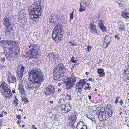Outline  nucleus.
Masks as SVG:
<instances>
[{
    "label": "nucleus",
    "instance_id": "obj_1",
    "mask_svg": "<svg viewBox=\"0 0 129 129\" xmlns=\"http://www.w3.org/2000/svg\"><path fill=\"white\" fill-rule=\"evenodd\" d=\"M38 2H39V4L37 2L34 3V5L32 6H29L28 7V12L30 15H33V17H30V18L32 20L34 19H36L39 18L41 16L42 12L44 9L43 6H41L40 4L41 3L38 0Z\"/></svg>",
    "mask_w": 129,
    "mask_h": 129
},
{
    "label": "nucleus",
    "instance_id": "obj_2",
    "mask_svg": "<svg viewBox=\"0 0 129 129\" xmlns=\"http://www.w3.org/2000/svg\"><path fill=\"white\" fill-rule=\"evenodd\" d=\"M62 25L58 23L55 27L52 33V39L56 42H60L62 39L63 34Z\"/></svg>",
    "mask_w": 129,
    "mask_h": 129
},
{
    "label": "nucleus",
    "instance_id": "obj_3",
    "mask_svg": "<svg viewBox=\"0 0 129 129\" xmlns=\"http://www.w3.org/2000/svg\"><path fill=\"white\" fill-rule=\"evenodd\" d=\"M29 72V77L30 78L32 77L35 82L40 84L43 80V75L41 73V71L39 69H33Z\"/></svg>",
    "mask_w": 129,
    "mask_h": 129
},
{
    "label": "nucleus",
    "instance_id": "obj_4",
    "mask_svg": "<svg viewBox=\"0 0 129 129\" xmlns=\"http://www.w3.org/2000/svg\"><path fill=\"white\" fill-rule=\"evenodd\" d=\"M58 72L53 74V77L55 80H62L64 75L67 73V70L66 67L62 63L58 64Z\"/></svg>",
    "mask_w": 129,
    "mask_h": 129
},
{
    "label": "nucleus",
    "instance_id": "obj_5",
    "mask_svg": "<svg viewBox=\"0 0 129 129\" xmlns=\"http://www.w3.org/2000/svg\"><path fill=\"white\" fill-rule=\"evenodd\" d=\"M67 80L65 81L64 83L66 84L67 89H69L74 85L77 79L76 77L74 76L67 78Z\"/></svg>",
    "mask_w": 129,
    "mask_h": 129
},
{
    "label": "nucleus",
    "instance_id": "obj_6",
    "mask_svg": "<svg viewBox=\"0 0 129 129\" xmlns=\"http://www.w3.org/2000/svg\"><path fill=\"white\" fill-rule=\"evenodd\" d=\"M87 80L85 79H81L76 84V88L78 90L79 92H80L84 86V85L87 82Z\"/></svg>",
    "mask_w": 129,
    "mask_h": 129
},
{
    "label": "nucleus",
    "instance_id": "obj_7",
    "mask_svg": "<svg viewBox=\"0 0 129 129\" xmlns=\"http://www.w3.org/2000/svg\"><path fill=\"white\" fill-rule=\"evenodd\" d=\"M55 91L54 86L51 85H48L47 86L45 94L46 96L49 95H53L55 92Z\"/></svg>",
    "mask_w": 129,
    "mask_h": 129
},
{
    "label": "nucleus",
    "instance_id": "obj_8",
    "mask_svg": "<svg viewBox=\"0 0 129 129\" xmlns=\"http://www.w3.org/2000/svg\"><path fill=\"white\" fill-rule=\"evenodd\" d=\"M39 49L34 48L30 51V54H29L28 55L30 56L29 57V58L32 59H36L38 57V56L39 55L38 53Z\"/></svg>",
    "mask_w": 129,
    "mask_h": 129
},
{
    "label": "nucleus",
    "instance_id": "obj_9",
    "mask_svg": "<svg viewBox=\"0 0 129 129\" xmlns=\"http://www.w3.org/2000/svg\"><path fill=\"white\" fill-rule=\"evenodd\" d=\"M14 26H5V35H12L13 34L15 31L14 29Z\"/></svg>",
    "mask_w": 129,
    "mask_h": 129
},
{
    "label": "nucleus",
    "instance_id": "obj_10",
    "mask_svg": "<svg viewBox=\"0 0 129 129\" xmlns=\"http://www.w3.org/2000/svg\"><path fill=\"white\" fill-rule=\"evenodd\" d=\"M11 18L10 17L5 16L4 18L3 24L5 26H14V23L13 22H11Z\"/></svg>",
    "mask_w": 129,
    "mask_h": 129
},
{
    "label": "nucleus",
    "instance_id": "obj_11",
    "mask_svg": "<svg viewBox=\"0 0 129 129\" xmlns=\"http://www.w3.org/2000/svg\"><path fill=\"white\" fill-rule=\"evenodd\" d=\"M104 114H103V116H105L106 117H111L112 116L113 114V112L112 110H104L103 112Z\"/></svg>",
    "mask_w": 129,
    "mask_h": 129
},
{
    "label": "nucleus",
    "instance_id": "obj_12",
    "mask_svg": "<svg viewBox=\"0 0 129 129\" xmlns=\"http://www.w3.org/2000/svg\"><path fill=\"white\" fill-rule=\"evenodd\" d=\"M96 25L93 23L91 22L90 24V28L91 31L93 34L98 33L96 28Z\"/></svg>",
    "mask_w": 129,
    "mask_h": 129
},
{
    "label": "nucleus",
    "instance_id": "obj_13",
    "mask_svg": "<svg viewBox=\"0 0 129 129\" xmlns=\"http://www.w3.org/2000/svg\"><path fill=\"white\" fill-rule=\"evenodd\" d=\"M116 2L121 9H122L124 8L125 4L124 0H116Z\"/></svg>",
    "mask_w": 129,
    "mask_h": 129
},
{
    "label": "nucleus",
    "instance_id": "obj_14",
    "mask_svg": "<svg viewBox=\"0 0 129 129\" xmlns=\"http://www.w3.org/2000/svg\"><path fill=\"white\" fill-rule=\"evenodd\" d=\"M16 42L15 41L12 40H9L8 43V47L9 48L13 49L15 46V44L16 43Z\"/></svg>",
    "mask_w": 129,
    "mask_h": 129
},
{
    "label": "nucleus",
    "instance_id": "obj_15",
    "mask_svg": "<svg viewBox=\"0 0 129 129\" xmlns=\"http://www.w3.org/2000/svg\"><path fill=\"white\" fill-rule=\"evenodd\" d=\"M32 82L34 84H32V85L31 86L30 89H34L36 88H38L40 87L41 83H40V84H39L36 82H35L34 81Z\"/></svg>",
    "mask_w": 129,
    "mask_h": 129
},
{
    "label": "nucleus",
    "instance_id": "obj_16",
    "mask_svg": "<svg viewBox=\"0 0 129 129\" xmlns=\"http://www.w3.org/2000/svg\"><path fill=\"white\" fill-rule=\"evenodd\" d=\"M13 49L9 48L8 50V54H6L5 52V55L6 58L8 59V57H10L11 58L13 57V53L12 51Z\"/></svg>",
    "mask_w": 129,
    "mask_h": 129
},
{
    "label": "nucleus",
    "instance_id": "obj_17",
    "mask_svg": "<svg viewBox=\"0 0 129 129\" xmlns=\"http://www.w3.org/2000/svg\"><path fill=\"white\" fill-rule=\"evenodd\" d=\"M98 73L99 74V76L100 77H103L105 75V73H103L104 70L102 69H98Z\"/></svg>",
    "mask_w": 129,
    "mask_h": 129
},
{
    "label": "nucleus",
    "instance_id": "obj_18",
    "mask_svg": "<svg viewBox=\"0 0 129 129\" xmlns=\"http://www.w3.org/2000/svg\"><path fill=\"white\" fill-rule=\"evenodd\" d=\"M111 39L110 37L108 35H106L104 37V42L106 43H110V42Z\"/></svg>",
    "mask_w": 129,
    "mask_h": 129
},
{
    "label": "nucleus",
    "instance_id": "obj_19",
    "mask_svg": "<svg viewBox=\"0 0 129 129\" xmlns=\"http://www.w3.org/2000/svg\"><path fill=\"white\" fill-rule=\"evenodd\" d=\"M121 15L123 17L129 19V13L125 12L124 11L122 12Z\"/></svg>",
    "mask_w": 129,
    "mask_h": 129
},
{
    "label": "nucleus",
    "instance_id": "obj_20",
    "mask_svg": "<svg viewBox=\"0 0 129 129\" xmlns=\"http://www.w3.org/2000/svg\"><path fill=\"white\" fill-rule=\"evenodd\" d=\"M16 74L18 75L17 77L18 79L20 80H21L23 76V73L17 71L16 72Z\"/></svg>",
    "mask_w": 129,
    "mask_h": 129
},
{
    "label": "nucleus",
    "instance_id": "obj_21",
    "mask_svg": "<svg viewBox=\"0 0 129 129\" xmlns=\"http://www.w3.org/2000/svg\"><path fill=\"white\" fill-rule=\"evenodd\" d=\"M83 124H85V123L81 121H80L78 123L76 126L77 129H80L82 125H83Z\"/></svg>",
    "mask_w": 129,
    "mask_h": 129
},
{
    "label": "nucleus",
    "instance_id": "obj_22",
    "mask_svg": "<svg viewBox=\"0 0 129 129\" xmlns=\"http://www.w3.org/2000/svg\"><path fill=\"white\" fill-rule=\"evenodd\" d=\"M91 0H83V2L85 6L89 7Z\"/></svg>",
    "mask_w": 129,
    "mask_h": 129
},
{
    "label": "nucleus",
    "instance_id": "obj_23",
    "mask_svg": "<svg viewBox=\"0 0 129 129\" xmlns=\"http://www.w3.org/2000/svg\"><path fill=\"white\" fill-rule=\"evenodd\" d=\"M99 27L103 31H107V28L104 25H99Z\"/></svg>",
    "mask_w": 129,
    "mask_h": 129
},
{
    "label": "nucleus",
    "instance_id": "obj_24",
    "mask_svg": "<svg viewBox=\"0 0 129 129\" xmlns=\"http://www.w3.org/2000/svg\"><path fill=\"white\" fill-rule=\"evenodd\" d=\"M19 91L21 93H24L25 91L24 90V88L23 87V86H22V85H20L19 86Z\"/></svg>",
    "mask_w": 129,
    "mask_h": 129
},
{
    "label": "nucleus",
    "instance_id": "obj_25",
    "mask_svg": "<svg viewBox=\"0 0 129 129\" xmlns=\"http://www.w3.org/2000/svg\"><path fill=\"white\" fill-rule=\"evenodd\" d=\"M8 87L3 89H0V92L2 94H3V93L6 92H7L8 91Z\"/></svg>",
    "mask_w": 129,
    "mask_h": 129
},
{
    "label": "nucleus",
    "instance_id": "obj_26",
    "mask_svg": "<svg viewBox=\"0 0 129 129\" xmlns=\"http://www.w3.org/2000/svg\"><path fill=\"white\" fill-rule=\"evenodd\" d=\"M85 10V8L81 4V3H80V8L79 11L81 12H82L83 11H84Z\"/></svg>",
    "mask_w": 129,
    "mask_h": 129
},
{
    "label": "nucleus",
    "instance_id": "obj_27",
    "mask_svg": "<svg viewBox=\"0 0 129 129\" xmlns=\"http://www.w3.org/2000/svg\"><path fill=\"white\" fill-rule=\"evenodd\" d=\"M11 82L13 83H15L16 81V78L15 77L11 76Z\"/></svg>",
    "mask_w": 129,
    "mask_h": 129
},
{
    "label": "nucleus",
    "instance_id": "obj_28",
    "mask_svg": "<svg viewBox=\"0 0 129 129\" xmlns=\"http://www.w3.org/2000/svg\"><path fill=\"white\" fill-rule=\"evenodd\" d=\"M100 17V15L99 14H98L97 15H95L94 17L93 18V20H95L96 19L97 20L99 19Z\"/></svg>",
    "mask_w": 129,
    "mask_h": 129
},
{
    "label": "nucleus",
    "instance_id": "obj_29",
    "mask_svg": "<svg viewBox=\"0 0 129 129\" xmlns=\"http://www.w3.org/2000/svg\"><path fill=\"white\" fill-rule=\"evenodd\" d=\"M56 66H57V67L55 68L53 70V72H54L53 73V74H54V73H55L56 72H58L59 68H58V64Z\"/></svg>",
    "mask_w": 129,
    "mask_h": 129
},
{
    "label": "nucleus",
    "instance_id": "obj_30",
    "mask_svg": "<svg viewBox=\"0 0 129 129\" xmlns=\"http://www.w3.org/2000/svg\"><path fill=\"white\" fill-rule=\"evenodd\" d=\"M124 71L125 74H129V65H128L127 69H124Z\"/></svg>",
    "mask_w": 129,
    "mask_h": 129
},
{
    "label": "nucleus",
    "instance_id": "obj_31",
    "mask_svg": "<svg viewBox=\"0 0 129 129\" xmlns=\"http://www.w3.org/2000/svg\"><path fill=\"white\" fill-rule=\"evenodd\" d=\"M111 105L109 104H108L106 106V109L105 110H111Z\"/></svg>",
    "mask_w": 129,
    "mask_h": 129
},
{
    "label": "nucleus",
    "instance_id": "obj_32",
    "mask_svg": "<svg viewBox=\"0 0 129 129\" xmlns=\"http://www.w3.org/2000/svg\"><path fill=\"white\" fill-rule=\"evenodd\" d=\"M125 27L123 25H120L119 27V29L120 30L122 31V30L124 29Z\"/></svg>",
    "mask_w": 129,
    "mask_h": 129
},
{
    "label": "nucleus",
    "instance_id": "obj_33",
    "mask_svg": "<svg viewBox=\"0 0 129 129\" xmlns=\"http://www.w3.org/2000/svg\"><path fill=\"white\" fill-rule=\"evenodd\" d=\"M68 125L70 127H72L73 128L75 127V126L74 125V124L71 121L70 122H69L68 123Z\"/></svg>",
    "mask_w": 129,
    "mask_h": 129
},
{
    "label": "nucleus",
    "instance_id": "obj_34",
    "mask_svg": "<svg viewBox=\"0 0 129 129\" xmlns=\"http://www.w3.org/2000/svg\"><path fill=\"white\" fill-rule=\"evenodd\" d=\"M25 67L23 66H22L20 68V71H19L20 72H21L22 73H23L25 71Z\"/></svg>",
    "mask_w": 129,
    "mask_h": 129
},
{
    "label": "nucleus",
    "instance_id": "obj_35",
    "mask_svg": "<svg viewBox=\"0 0 129 129\" xmlns=\"http://www.w3.org/2000/svg\"><path fill=\"white\" fill-rule=\"evenodd\" d=\"M22 101H24L25 103H27L28 102V101L26 97H25L24 99L23 98H22Z\"/></svg>",
    "mask_w": 129,
    "mask_h": 129
},
{
    "label": "nucleus",
    "instance_id": "obj_36",
    "mask_svg": "<svg viewBox=\"0 0 129 129\" xmlns=\"http://www.w3.org/2000/svg\"><path fill=\"white\" fill-rule=\"evenodd\" d=\"M87 117L89 119L91 120L92 121L93 120L92 119H93V115H88L87 116Z\"/></svg>",
    "mask_w": 129,
    "mask_h": 129
},
{
    "label": "nucleus",
    "instance_id": "obj_37",
    "mask_svg": "<svg viewBox=\"0 0 129 129\" xmlns=\"http://www.w3.org/2000/svg\"><path fill=\"white\" fill-rule=\"evenodd\" d=\"M103 20L101 19L100 20V22H99V23H98L99 26V25H104L103 24Z\"/></svg>",
    "mask_w": 129,
    "mask_h": 129
},
{
    "label": "nucleus",
    "instance_id": "obj_38",
    "mask_svg": "<svg viewBox=\"0 0 129 129\" xmlns=\"http://www.w3.org/2000/svg\"><path fill=\"white\" fill-rule=\"evenodd\" d=\"M120 34H117L116 35H115V39H116L117 38V40H118L120 39V38L119 37V35Z\"/></svg>",
    "mask_w": 129,
    "mask_h": 129
},
{
    "label": "nucleus",
    "instance_id": "obj_39",
    "mask_svg": "<svg viewBox=\"0 0 129 129\" xmlns=\"http://www.w3.org/2000/svg\"><path fill=\"white\" fill-rule=\"evenodd\" d=\"M80 129H87V127L86 125L85 124H83V125H82Z\"/></svg>",
    "mask_w": 129,
    "mask_h": 129
},
{
    "label": "nucleus",
    "instance_id": "obj_40",
    "mask_svg": "<svg viewBox=\"0 0 129 129\" xmlns=\"http://www.w3.org/2000/svg\"><path fill=\"white\" fill-rule=\"evenodd\" d=\"M2 95H3V96H6L7 95H9V94L8 93V91L7 92H6L5 93H3V94H2Z\"/></svg>",
    "mask_w": 129,
    "mask_h": 129
},
{
    "label": "nucleus",
    "instance_id": "obj_41",
    "mask_svg": "<svg viewBox=\"0 0 129 129\" xmlns=\"http://www.w3.org/2000/svg\"><path fill=\"white\" fill-rule=\"evenodd\" d=\"M91 46L88 45L87 47V49L88 52L90 51L91 50Z\"/></svg>",
    "mask_w": 129,
    "mask_h": 129
},
{
    "label": "nucleus",
    "instance_id": "obj_42",
    "mask_svg": "<svg viewBox=\"0 0 129 129\" xmlns=\"http://www.w3.org/2000/svg\"><path fill=\"white\" fill-rule=\"evenodd\" d=\"M69 43H70L71 45L73 46H76V43H73V42H69Z\"/></svg>",
    "mask_w": 129,
    "mask_h": 129
},
{
    "label": "nucleus",
    "instance_id": "obj_43",
    "mask_svg": "<svg viewBox=\"0 0 129 129\" xmlns=\"http://www.w3.org/2000/svg\"><path fill=\"white\" fill-rule=\"evenodd\" d=\"M33 47L32 44L30 45V46H28L29 48H30L29 50H30V51L34 48V47Z\"/></svg>",
    "mask_w": 129,
    "mask_h": 129
},
{
    "label": "nucleus",
    "instance_id": "obj_44",
    "mask_svg": "<svg viewBox=\"0 0 129 129\" xmlns=\"http://www.w3.org/2000/svg\"><path fill=\"white\" fill-rule=\"evenodd\" d=\"M73 12L74 11H73V12L70 14V18L71 19H73Z\"/></svg>",
    "mask_w": 129,
    "mask_h": 129
},
{
    "label": "nucleus",
    "instance_id": "obj_45",
    "mask_svg": "<svg viewBox=\"0 0 129 129\" xmlns=\"http://www.w3.org/2000/svg\"><path fill=\"white\" fill-rule=\"evenodd\" d=\"M8 93L9 94V95H12V93L11 91V90L9 89L8 88Z\"/></svg>",
    "mask_w": 129,
    "mask_h": 129
},
{
    "label": "nucleus",
    "instance_id": "obj_46",
    "mask_svg": "<svg viewBox=\"0 0 129 129\" xmlns=\"http://www.w3.org/2000/svg\"><path fill=\"white\" fill-rule=\"evenodd\" d=\"M16 117L19 120H20L21 119V117L20 116V115H18L16 116Z\"/></svg>",
    "mask_w": 129,
    "mask_h": 129
},
{
    "label": "nucleus",
    "instance_id": "obj_47",
    "mask_svg": "<svg viewBox=\"0 0 129 129\" xmlns=\"http://www.w3.org/2000/svg\"><path fill=\"white\" fill-rule=\"evenodd\" d=\"M8 40H7L6 41H4V45H8Z\"/></svg>",
    "mask_w": 129,
    "mask_h": 129
},
{
    "label": "nucleus",
    "instance_id": "obj_48",
    "mask_svg": "<svg viewBox=\"0 0 129 129\" xmlns=\"http://www.w3.org/2000/svg\"><path fill=\"white\" fill-rule=\"evenodd\" d=\"M59 57V55H54V57H53L54 59L58 58Z\"/></svg>",
    "mask_w": 129,
    "mask_h": 129
},
{
    "label": "nucleus",
    "instance_id": "obj_49",
    "mask_svg": "<svg viewBox=\"0 0 129 129\" xmlns=\"http://www.w3.org/2000/svg\"><path fill=\"white\" fill-rule=\"evenodd\" d=\"M76 120V118H75L74 119H73L71 120V121L74 124V123L75 122Z\"/></svg>",
    "mask_w": 129,
    "mask_h": 129
},
{
    "label": "nucleus",
    "instance_id": "obj_50",
    "mask_svg": "<svg viewBox=\"0 0 129 129\" xmlns=\"http://www.w3.org/2000/svg\"><path fill=\"white\" fill-rule=\"evenodd\" d=\"M33 47H34V48L36 49V48H37V44H33Z\"/></svg>",
    "mask_w": 129,
    "mask_h": 129
},
{
    "label": "nucleus",
    "instance_id": "obj_51",
    "mask_svg": "<svg viewBox=\"0 0 129 129\" xmlns=\"http://www.w3.org/2000/svg\"><path fill=\"white\" fill-rule=\"evenodd\" d=\"M67 97L68 98H69V99L70 100L71 99V96L70 95H69L68 94L67 95Z\"/></svg>",
    "mask_w": 129,
    "mask_h": 129
},
{
    "label": "nucleus",
    "instance_id": "obj_52",
    "mask_svg": "<svg viewBox=\"0 0 129 129\" xmlns=\"http://www.w3.org/2000/svg\"><path fill=\"white\" fill-rule=\"evenodd\" d=\"M31 85H32V84H28L27 85V87H28V89L29 90H30V87H31Z\"/></svg>",
    "mask_w": 129,
    "mask_h": 129
},
{
    "label": "nucleus",
    "instance_id": "obj_53",
    "mask_svg": "<svg viewBox=\"0 0 129 129\" xmlns=\"http://www.w3.org/2000/svg\"><path fill=\"white\" fill-rule=\"evenodd\" d=\"M49 21H50V23H52L53 22H54V21L53 20V19H52V18L50 19Z\"/></svg>",
    "mask_w": 129,
    "mask_h": 129
},
{
    "label": "nucleus",
    "instance_id": "obj_54",
    "mask_svg": "<svg viewBox=\"0 0 129 129\" xmlns=\"http://www.w3.org/2000/svg\"><path fill=\"white\" fill-rule=\"evenodd\" d=\"M49 62H51L52 61V59H53L52 57H51V56H50L49 57Z\"/></svg>",
    "mask_w": 129,
    "mask_h": 129
},
{
    "label": "nucleus",
    "instance_id": "obj_55",
    "mask_svg": "<svg viewBox=\"0 0 129 129\" xmlns=\"http://www.w3.org/2000/svg\"><path fill=\"white\" fill-rule=\"evenodd\" d=\"M119 103H120V104L121 105H122L123 104V101L122 100H121L119 102Z\"/></svg>",
    "mask_w": 129,
    "mask_h": 129
},
{
    "label": "nucleus",
    "instance_id": "obj_56",
    "mask_svg": "<svg viewBox=\"0 0 129 129\" xmlns=\"http://www.w3.org/2000/svg\"><path fill=\"white\" fill-rule=\"evenodd\" d=\"M22 66H23V65L22 64H20V65H18L17 66V67L18 69L20 68V69L21 67Z\"/></svg>",
    "mask_w": 129,
    "mask_h": 129
},
{
    "label": "nucleus",
    "instance_id": "obj_57",
    "mask_svg": "<svg viewBox=\"0 0 129 129\" xmlns=\"http://www.w3.org/2000/svg\"><path fill=\"white\" fill-rule=\"evenodd\" d=\"M11 96V95H9L8 96H7V95L6 96H4V97H5V98L6 99H7V98H10Z\"/></svg>",
    "mask_w": 129,
    "mask_h": 129
},
{
    "label": "nucleus",
    "instance_id": "obj_58",
    "mask_svg": "<svg viewBox=\"0 0 129 129\" xmlns=\"http://www.w3.org/2000/svg\"><path fill=\"white\" fill-rule=\"evenodd\" d=\"M128 77L126 78L125 79V81L127 82H129V77Z\"/></svg>",
    "mask_w": 129,
    "mask_h": 129
},
{
    "label": "nucleus",
    "instance_id": "obj_59",
    "mask_svg": "<svg viewBox=\"0 0 129 129\" xmlns=\"http://www.w3.org/2000/svg\"><path fill=\"white\" fill-rule=\"evenodd\" d=\"M4 40H2L0 42V43L4 44Z\"/></svg>",
    "mask_w": 129,
    "mask_h": 129
},
{
    "label": "nucleus",
    "instance_id": "obj_60",
    "mask_svg": "<svg viewBox=\"0 0 129 129\" xmlns=\"http://www.w3.org/2000/svg\"><path fill=\"white\" fill-rule=\"evenodd\" d=\"M13 103L15 104H16L15 106L16 107H17L18 106V102L17 101H16L15 102H13Z\"/></svg>",
    "mask_w": 129,
    "mask_h": 129
},
{
    "label": "nucleus",
    "instance_id": "obj_61",
    "mask_svg": "<svg viewBox=\"0 0 129 129\" xmlns=\"http://www.w3.org/2000/svg\"><path fill=\"white\" fill-rule=\"evenodd\" d=\"M118 100L117 99H116L115 100V101L114 102L115 104H117V103H118Z\"/></svg>",
    "mask_w": 129,
    "mask_h": 129
},
{
    "label": "nucleus",
    "instance_id": "obj_62",
    "mask_svg": "<svg viewBox=\"0 0 129 129\" xmlns=\"http://www.w3.org/2000/svg\"><path fill=\"white\" fill-rule=\"evenodd\" d=\"M3 120L2 119L0 120V126L2 125Z\"/></svg>",
    "mask_w": 129,
    "mask_h": 129
},
{
    "label": "nucleus",
    "instance_id": "obj_63",
    "mask_svg": "<svg viewBox=\"0 0 129 129\" xmlns=\"http://www.w3.org/2000/svg\"><path fill=\"white\" fill-rule=\"evenodd\" d=\"M1 59V60L3 61H5V57L2 58Z\"/></svg>",
    "mask_w": 129,
    "mask_h": 129
},
{
    "label": "nucleus",
    "instance_id": "obj_64",
    "mask_svg": "<svg viewBox=\"0 0 129 129\" xmlns=\"http://www.w3.org/2000/svg\"><path fill=\"white\" fill-rule=\"evenodd\" d=\"M75 117V118H77V116H76V115H73V116H71V117L72 118H72H74V117Z\"/></svg>",
    "mask_w": 129,
    "mask_h": 129
}]
</instances>
